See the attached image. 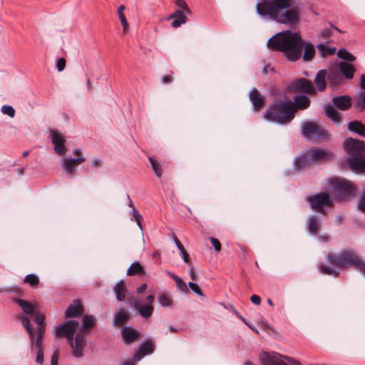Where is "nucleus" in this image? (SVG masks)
<instances>
[{
  "instance_id": "49",
  "label": "nucleus",
  "mask_w": 365,
  "mask_h": 365,
  "mask_svg": "<svg viewBox=\"0 0 365 365\" xmlns=\"http://www.w3.org/2000/svg\"><path fill=\"white\" fill-rule=\"evenodd\" d=\"M175 4L178 7L182 8L183 11L190 13V10L184 0H175Z\"/></svg>"
},
{
  "instance_id": "16",
  "label": "nucleus",
  "mask_w": 365,
  "mask_h": 365,
  "mask_svg": "<svg viewBox=\"0 0 365 365\" xmlns=\"http://www.w3.org/2000/svg\"><path fill=\"white\" fill-rule=\"evenodd\" d=\"M154 349L153 342L151 340H146L134 354V360L140 361L145 355L152 354L154 351Z\"/></svg>"
},
{
  "instance_id": "12",
  "label": "nucleus",
  "mask_w": 365,
  "mask_h": 365,
  "mask_svg": "<svg viewBox=\"0 0 365 365\" xmlns=\"http://www.w3.org/2000/svg\"><path fill=\"white\" fill-rule=\"evenodd\" d=\"M73 155L78 158L76 159H65L63 163V168L70 178L74 175L75 168L85 161V158L81 157V151L80 150H75Z\"/></svg>"
},
{
  "instance_id": "33",
  "label": "nucleus",
  "mask_w": 365,
  "mask_h": 365,
  "mask_svg": "<svg viewBox=\"0 0 365 365\" xmlns=\"http://www.w3.org/2000/svg\"><path fill=\"white\" fill-rule=\"evenodd\" d=\"M145 270L143 266L139 262L133 263L127 271L128 276L144 274Z\"/></svg>"
},
{
  "instance_id": "6",
  "label": "nucleus",
  "mask_w": 365,
  "mask_h": 365,
  "mask_svg": "<svg viewBox=\"0 0 365 365\" xmlns=\"http://www.w3.org/2000/svg\"><path fill=\"white\" fill-rule=\"evenodd\" d=\"M327 259L329 263L339 268L354 267L365 275V261L353 251L344 250L339 254H329Z\"/></svg>"
},
{
  "instance_id": "44",
  "label": "nucleus",
  "mask_w": 365,
  "mask_h": 365,
  "mask_svg": "<svg viewBox=\"0 0 365 365\" xmlns=\"http://www.w3.org/2000/svg\"><path fill=\"white\" fill-rule=\"evenodd\" d=\"M320 271L322 273L325 274H329V275H334L335 277H338L339 273L333 269L329 267L328 266L325 264H322L320 266Z\"/></svg>"
},
{
  "instance_id": "25",
  "label": "nucleus",
  "mask_w": 365,
  "mask_h": 365,
  "mask_svg": "<svg viewBox=\"0 0 365 365\" xmlns=\"http://www.w3.org/2000/svg\"><path fill=\"white\" fill-rule=\"evenodd\" d=\"M35 315V322L38 324V327L36 330V338L41 336V339H43V336L45 332V326L43 324L45 317L37 312L34 314Z\"/></svg>"
},
{
  "instance_id": "4",
  "label": "nucleus",
  "mask_w": 365,
  "mask_h": 365,
  "mask_svg": "<svg viewBox=\"0 0 365 365\" xmlns=\"http://www.w3.org/2000/svg\"><path fill=\"white\" fill-rule=\"evenodd\" d=\"M344 148L351 155L348 162L351 170L365 173V143L359 140L348 138L344 142Z\"/></svg>"
},
{
  "instance_id": "30",
  "label": "nucleus",
  "mask_w": 365,
  "mask_h": 365,
  "mask_svg": "<svg viewBox=\"0 0 365 365\" xmlns=\"http://www.w3.org/2000/svg\"><path fill=\"white\" fill-rule=\"evenodd\" d=\"M312 163L311 156L307 153L296 160V167L298 169H302L311 165Z\"/></svg>"
},
{
  "instance_id": "62",
  "label": "nucleus",
  "mask_w": 365,
  "mask_h": 365,
  "mask_svg": "<svg viewBox=\"0 0 365 365\" xmlns=\"http://www.w3.org/2000/svg\"><path fill=\"white\" fill-rule=\"evenodd\" d=\"M86 84H87L88 89L91 91L92 90V84H91V78L88 76H87V78H86Z\"/></svg>"
},
{
  "instance_id": "22",
  "label": "nucleus",
  "mask_w": 365,
  "mask_h": 365,
  "mask_svg": "<svg viewBox=\"0 0 365 365\" xmlns=\"http://www.w3.org/2000/svg\"><path fill=\"white\" fill-rule=\"evenodd\" d=\"M16 302L21 307L25 314L29 316H33L38 309L36 304H31L30 302L24 299H16Z\"/></svg>"
},
{
  "instance_id": "53",
  "label": "nucleus",
  "mask_w": 365,
  "mask_h": 365,
  "mask_svg": "<svg viewBox=\"0 0 365 365\" xmlns=\"http://www.w3.org/2000/svg\"><path fill=\"white\" fill-rule=\"evenodd\" d=\"M58 351L56 350L51 356V365H58Z\"/></svg>"
},
{
  "instance_id": "45",
  "label": "nucleus",
  "mask_w": 365,
  "mask_h": 365,
  "mask_svg": "<svg viewBox=\"0 0 365 365\" xmlns=\"http://www.w3.org/2000/svg\"><path fill=\"white\" fill-rule=\"evenodd\" d=\"M133 219L135 220V221L136 222L137 225H138V227L140 228V230H143V225H142V222H141L143 220V217L139 213V212L136 210L135 207H133Z\"/></svg>"
},
{
  "instance_id": "20",
  "label": "nucleus",
  "mask_w": 365,
  "mask_h": 365,
  "mask_svg": "<svg viewBox=\"0 0 365 365\" xmlns=\"http://www.w3.org/2000/svg\"><path fill=\"white\" fill-rule=\"evenodd\" d=\"M83 312V307L79 300L74 301L66 311V317H76Z\"/></svg>"
},
{
  "instance_id": "3",
  "label": "nucleus",
  "mask_w": 365,
  "mask_h": 365,
  "mask_svg": "<svg viewBox=\"0 0 365 365\" xmlns=\"http://www.w3.org/2000/svg\"><path fill=\"white\" fill-rule=\"evenodd\" d=\"M267 47L284 53L289 61H295L301 57L303 41L299 34L287 30L272 36L267 42Z\"/></svg>"
},
{
  "instance_id": "13",
  "label": "nucleus",
  "mask_w": 365,
  "mask_h": 365,
  "mask_svg": "<svg viewBox=\"0 0 365 365\" xmlns=\"http://www.w3.org/2000/svg\"><path fill=\"white\" fill-rule=\"evenodd\" d=\"M290 88L294 91L302 92L310 95L316 93L312 83L306 78H299L293 81L290 86Z\"/></svg>"
},
{
  "instance_id": "24",
  "label": "nucleus",
  "mask_w": 365,
  "mask_h": 365,
  "mask_svg": "<svg viewBox=\"0 0 365 365\" xmlns=\"http://www.w3.org/2000/svg\"><path fill=\"white\" fill-rule=\"evenodd\" d=\"M338 70L340 73H342L347 79L352 78L355 72L354 66L347 62L340 63Z\"/></svg>"
},
{
  "instance_id": "17",
  "label": "nucleus",
  "mask_w": 365,
  "mask_h": 365,
  "mask_svg": "<svg viewBox=\"0 0 365 365\" xmlns=\"http://www.w3.org/2000/svg\"><path fill=\"white\" fill-rule=\"evenodd\" d=\"M332 103L335 107L341 110H348L351 106V98L348 96L334 97Z\"/></svg>"
},
{
  "instance_id": "63",
  "label": "nucleus",
  "mask_w": 365,
  "mask_h": 365,
  "mask_svg": "<svg viewBox=\"0 0 365 365\" xmlns=\"http://www.w3.org/2000/svg\"><path fill=\"white\" fill-rule=\"evenodd\" d=\"M160 252H159V251L155 250V252H153V259H160Z\"/></svg>"
},
{
  "instance_id": "38",
  "label": "nucleus",
  "mask_w": 365,
  "mask_h": 365,
  "mask_svg": "<svg viewBox=\"0 0 365 365\" xmlns=\"http://www.w3.org/2000/svg\"><path fill=\"white\" fill-rule=\"evenodd\" d=\"M158 301L163 307H170L173 303L172 297L166 293L159 294Z\"/></svg>"
},
{
  "instance_id": "64",
  "label": "nucleus",
  "mask_w": 365,
  "mask_h": 365,
  "mask_svg": "<svg viewBox=\"0 0 365 365\" xmlns=\"http://www.w3.org/2000/svg\"><path fill=\"white\" fill-rule=\"evenodd\" d=\"M168 276H169L171 279H173V280H175V281H177V280L178 279V278H179V277H178V276H177V275H175V274H173V273H172V272H168Z\"/></svg>"
},
{
  "instance_id": "57",
  "label": "nucleus",
  "mask_w": 365,
  "mask_h": 365,
  "mask_svg": "<svg viewBox=\"0 0 365 365\" xmlns=\"http://www.w3.org/2000/svg\"><path fill=\"white\" fill-rule=\"evenodd\" d=\"M174 240H175V242L178 248L180 250V252L182 250H184L185 247H183L182 244L180 242V241L178 239V237H175Z\"/></svg>"
},
{
  "instance_id": "40",
  "label": "nucleus",
  "mask_w": 365,
  "mask_h": 365,
  "mask_svg": "<svg viewBox=\"0 0 365 365\" xmlns=\"http://www.w3.org/2000/svg\"><path fill=\"white\" fill-rule=\"evenodd\" d=\"M315 53L314 48L311 44H307L304 48V60L310 61L314 58Z\"/></svg>"
},
{
  "instance_id": "31",
  "label": "nucleus",
  "mask_w": 365,
  "mask_h": 365,
  "mask_svg": "<svg viewBox=\"0 0 365 365\" xmlns=\"http://www.w3.org/2000/svg\"><path fill=\"white\" fill-rule=\"evenodd\" d=\"M129 319V315L126 311L120 309L116 312L115 315V324L122 326L125 324Z\"/></svg>"
},
{
  "instance_id": "51",
  "label": "nucleus",
  "mask_w": 365,
  "mask_h": 365,
  "mask_svg": "<svg viewBox=\"0 0 365 365\" xmlns=\"http://www.w3.org/2000/svg\"><path fill=\"white\" fill-rule=\"evenodd\" d=\"M66 61L64 58H59L56 63L57 69L59 71H62L63 70H64V68L66 67Z\"/></svg>"
},
{
  "instance_id": "21",
  "label": "nucleus",
  "mask_w": 365,
  "mask_h": 365,
  "mask_svg": "<svg viewBox=\"0 0 365 365\" xmlns=\"http://www.w3.org/2000/svg\"><path fill=\"white\" fill-rule=\"evenodd\" d=\"M168 19H173L171 24L173 28H178L182 24L186 22L187 16L185 11L182 10H177L169 16Z\"/></svg>"
},
{
  "instance_id": "48",
  "label": "nucleus",
  "mask_w": 365,
  "mask_h": 365,
  "mask_svg": "<svg viewBox=\"0 0 365 365\" xmlns=\"http://www.w3.org/2000/svg\"><path fill=\"white\" fill-rule=\"evenodd\" d=\"M175 282H176L177 287L181 291L185 292H188L187 284L184 282V281L181 278L179 277L177 281H175Z\"/></svg>"
},
{
  "instance_id": "59",
  "label": "nucleus",
  "mask_w": 365,
  "mask_h": 365,
  "mask_svg": "<svg viewBox=\"0 0 365 365\" xmlns=\"http://www.w3.org/2000/svg\"><path fill=\"white\" fill-rule=\"evenodd\" d=\"M146 289H147V284H143L140 287L138 288L137 293L142 294L146 290Z\"/></svg>"
},
{
  "instance_id": "2",
  "label": "nucleus",
  "mask_w": 365,
  "mask_h": 365,
  "mask_svg": "<svg viewBox=\"0 0 365 365\" xmlns=\"http://www.w3.org/2000/svg\"><path fill=\"white\" fill-rule=\"evenodd\" d=\"M96 324V319L92 315H85L83 318V328L78 331L75 337V342L73 341V334L78 327V322L71 320L58 326L56 331L57 337L65 336L73 349V354L80 357L83 354V349L86 344L85 335L88 334Z\"/></svg>"
},
{
  "instance_id": "8",
  "label": "nucleus",
  "mask_w": 365,
  "mask_h": 365,
  "mask_svg": "<svg viewBox=\"0 0 365 365\" xmlns=\"http://www.w3.org/2000/svg\"><path fill=\"white\" fill-rule=\"evenodd\" d=\"M331 185L334 190L336 197L340 201L354 196L356 191V187L351 182L341 178L331 179Z\"/></svg>"
},
{
  "instance_id": "39",
  "label": "nucleus",
  "mask_w": 365,
  "mask_h": 365,
  "mask_svg": "<svg viewBox=\"0 0 365 365\" xmlns=\"http://www.w3.org/2000/svg\"><path fill=\"white\" fill-rule=\"evenodd\" d=\"M317 48L320 52L322 57H326L327 56H331L335 53L336 48H327L324 44H319L317 46Z\"/></svg>"
},
{
  "instance_id": "37",
  "label": "nucleus",
  "mask_w": 365,
  "mask_h": 365,
  "mask_svg": "<svg viewBox=\"0 0 365 365\" xmlns=\"http://www.w3.org/2000/svg\"><path fill=\"white\" fill-rule=\"evenodd\" d=\"M19 318L21 320V323H22L24 327L26 329L28 334H29L31 342L34 343V333L30 326V322H29V319L26 316H21Z\"/></svg>"
},
{
  "instance_id": "55",
  "label": "nucleus",
  "mask_w": 365,
  "mask_h": 365,
  "mask_svg": "<svg viewBox=\"0 0 365 365\" xmlns=\"http://www.w3.org/2000/svg\"><path fill=\"white\" fill-rule=\"evenodd\" d=\"M250 299H251V302L256 305H259L261 303V299L258 295L253 294L251 297Z\"/></svg>"
},
{
  "instance_id": "11",
  "label": "nucleus",
  "mask_w": 365,
  "mask_h": 365,
  "mask_svg": "<svg viewBox=\"0 0 365 365\" xmlns=\"http://www.w3.org/2000/svg\"><path fill=\"white\" fill-rule=\"evenodd\" d=\"M302 134L309 139H324L327 136L326 130L314 122H305L304 123Z\"/></svg>"
},
{
  "instance_id": "1",
  "label": "nucleus",
  "mask_w": 365,
  "mask_h": 365,
  "mask_svg": "<svg viewBox=\"0 0 365 365\" xmlns=\"http://www.w3.org/2000/svg\"><path fill=\"white\" fill-rule=\"evenodd\" d=\"M293 0H262L257 5L262 16H268L278 23L294 26L299 22V7H292Z\"/></svg>"
},
{
  "instance_id": "35",
  "label": "nucleus",
  "mask_w": 365,
  "mask_h": 365,
  "mask_svg": "<svg viewBox=\"0 0 365 365\" xmlns=\"http://www.w3.org/2000/svg\"><path fill=\"white\" fill-rule=\"evenodd\" d=\"M115 292L118 301H123L126 295V288L123 281L118 283L115 287Z\"/></svg>"
},
{
  "instance_id": "29",
  "label": "nucleus",
  "mask_w": 365,
  "mask_h": 365,
  "mask_svg": "<svg viewBox=\"0 0 365 365\" xmlns=\"http://www.w3.org/2000/svg\"><path fill=\"white\" fill-rule=\"evenodd\" d=\"M348 128L361 136H365V125L358 120L351 121L348 125Z\"/></svg>"
},
{
  "instance_id": "26",
  "label": "nucleus",
  "mask_w": 365,
  "mask_h": 365,
  "mask_svg": "<svg viewBox=\"0 0 365 365\" xmlns=\"http://www.w3.org/2000/svg\"><path fill=\"white\" fill-rule=\"evenodd\" d=\"M328 79L331 86H337L342 82L343 78L337 68L329 70Z\"/></svg>"
},
{
  "instance_id": "14",
  "label": "nucleus",
  "mask_w": 365,
  "mask_h": 365,
  "mask_svg": "<svg viewBox=\"0 0 365 365\" xmlns=\"http://www.w3.org/2000/svg\"><path fill=\"white\" fill-rule=\"evenodd\" d=\"M51 137V141L54 144L55 152L60 155H64L66 152V148L64 145L65 140L63 136L58 132L52 130Z\"/></svg>"
},
{
  "instance_id": "61",
  "label": "nucleus",
  "mask_w": 365,
  "mask_h": 365,
  "mask_svg": "<svg viewBox=\"0 0 365 365\" xmlns=\"http://www.w3.org/2000/svg\"><path fill=\"white\" fill-rule=\"evenodd\" d=\"M361 87L362 89L365 90V75L362 74L361 76Z\"/></svg>"
},
{
  "instance_id": "18",
  "label": "nucleus",
  "mask_w": 365,
  "mask_h": 365,
  "mask_svg": "<svg viewBox=\"0 0 365 365\" xmlns=\"http://www.w3.org/2000/svg\"><path fill=\"white\" fill-rule=\"evenodd\" d=\"M122 336L126 344H131L135 341L140 336V333L130 327H125L122 329Z\"/></svg>"
},
{
  "instance_id": "32",
  "label": "nucleus",
  "mask_w": 365,
  "mask_h": 365,
  "mask_svg": "<svg viewBox=\"0 0 365 365\" xmlns=\"http://www.w3.org/2000/svg\"><path fill=\"white\" fill-rule=\"evenodd\" d=\"M326 115L330 118L333 122L339 123L341 120V116L339 113L335 110V108L328 105L325 108Z\"/></svg>"
},
{
  "instance_id": "58",
  "label": "nucleus",
  "mask_w": 365,
  "mask_h": 365,
  "mask_svg": "<svg viewBox=\"0 0 365 365\" xmlns=\"http://www.w3.org/2000/svg\"><path fill=\"white\" fill-rule=\"evenodd\" d=\"M173 81V77L170 75L163 76V82L165 84L170 83Z\"/></svg>"
},
{
  "instance_id": "19",
  "label": "nucleus",
  "mask_w": 365,
  "mask_h": 365,
  "mask_svg": "<svg viewBox=\"0 0 365 365\" xmlns=\"http://www.w3.org/2000/svg\"><path fill=\"white\" fill-rule=\"evenodd\" d=\"M250 100L255 110H260L264 106V98L257 89H253L250 93Z\"/></svg>"
},
{
  "instance_id": "23",
  "label": "nucleus",
  "mask_w": 365,
  "mask_h": 365,
  "mask_svg": "<svg viewBox=\"0 0 365 365\" xmlns=\"http://www.w3.org/2000/svg\"><path fill=\"white\" fill-rule=\"evenodd\" d=\"M326 76V70H320L315 76L314 83L319 91H324L327 87Z\"/></svg>"
},
{
  "instance_id": "34",
  "label": "nucleus",
  "mask_w": 365,
  "mask_h": 365,
  "mask_svg": "<svg viewBox=\"0 0 365 365\" xmlns=\"http://www.w3.org/2000/svg\"><path fill=\"white\" fill-rule=\"evenodd\" d=\"M42 341L43 339H41V336L37 337L34 344L37 352L36 361L38 364H42L43 362V351L41 345Z\"/></svg>"
},
{
  "instance_id": "9",
  "label": "nucleus",
  "mask_w": 365,
  "mask_h": 365,
  "mask_svg": "<svg viewBox=\"0 0 365 365\" xmlns=\"http://www.w3.org/2000/svg\"><path fill=\"white\" fill-rule=\"evenodd\" d=\"M307 201L310 203L312 210L323 215H326L325 207H332L334 205L329 195L327 192H321L309 196L307 197Z\"/></svg>"
},
{
  "instance_id": "42",
  "label": "nucleus",
  "mask_w": 365,
  "mask_h": 365,
  "mask_svg": "<svg viewBox=\"0 0 365 365\" xmlns=\"http://www.w3.org/2000/svg\"><path fill=\"white\" fill-rule=\"evenodd\" d=\"M24 282L29 284L31 287H36L38 284L39 279L35 274H28L24 278Z\"/></svg>"
},
{
  "instance_id": "36",
  "label": "nucleus",
  "mask_w": 365,
  "mask_h": 365,
  "mask_svg": "<svg viewBox=\"0 0 365 365\" xmlns=\"http://www.w3.org/2000/svg\"><path fill=\"white\" fill-rule=\"evenodd\" d=\"M309 231L313 235H317L319 232V219L316 216H312L309 220Z\"/></svg>"
},
{
  "instance_id": "15",
  "label": "nucleus",
  "mask_w": 365,
  "mask_h": 365,
  "mask_svg": "<svg viewBox=\"0 0 365 365\" xmlns=\"http://www.w3.org/2000/svg\"><path fill=\"white\" fill-rule=\"evenodd\" d=\"M307 153L311 156L313 163L329 160L333 157L331 152L324 149L314 148Z\"/></svg>"
},
{
  "instance_id": "50",
  "label": "nucleus",
  "mask_w": 365,
  "mask_h": 365,
  "mask_svg": "<svg viewBox=\"0 0 365 365\" xmlns=\"http://www.w3.org/2000/svg\"><path fill=\"white\" fill-rule=\"evenodd\" d=\"M188 286L197 295H200V296L202 295V292L197 284L193 283V282H189Z\"/></svg>"
},
{
  "instance_id": "47",
  "label": "nucleus",
  "mask_w": 365,
  "mask_h": 365,
  "mask_svg": "<svg viewBox=\"0 0 365 365\" xmlns=\"http://www.w3.org/2000/svg\"><path fill=\"white\" fill-rule=\"evenodd\" d=\"M210 241L212 246L214 247L215 250L219 252L221 250V243L215 237H210Z\"/></svg>"
},
{
  "instance_id": "27",
  "label": "nucleus",
  "mask_w": 365,
  "mask_h": 365,
  "mask_svg": "<svg viewBox=\"0 0 365 365\" xmlns=\"http://www.w3.org/2000/svg\"><path fill=\"white\" fill-rule=\"evenodd\" d=\"M294 109L296 111L297 110H304L307 108L310 105V100L307 96H296L294 99Z\"/></svg>"
},
{
  "instance_id": "46",
  "label": "nucleus",
  "mask_w": 365,
  "mask_h": 365,
  "mask_svg": "<svg viewBox=\"0 0 365 365\" xmlns=\"http://www.w3.org/2000/svg\"><path fill=\"white\" fill-rule=\"evenodd\" d=\"M1 112L5 114L8 115L9 116L13 118L15 115V110L14 109L10 106H4L1 108Z\"/></svg>"
},
{
  "instance_id": "7",
  "label": "nucleus",
  "mask_w": 365,
  "mask_h": 365,
  "mask_svg": "<svg viewBox=\"0 0 365 365\" xmlns=\"http://www.w3.org/2000/svg\"><path fill=\"white\" fill-rule=\"evenodd\" d=\"M259 359L261 365H301L295 359L274 351H262Z\"/></svg>"
},
{
  "instance_id": "10",
  "label": "nucleus",
  "mask_w": 365,
  "mask_h": 365,
  "mask_svg": "<svg viewBox=\"0 0 365 365\" xmlns=\"http://www.w3.org/2000/svg\"><path fill=\"white\" fill-rule=\"evenodd\" d=\"M155 297L150 294L146 297V302L133 299L131 302L132 307L138 312V314L143 318H149L153 312V302Z\"/></svg>"
},
{
  "instance_id": "60",
  "label": "nucleus",
  "mask_w": 365,
  "mask_h": 365,
  "mask_svg": "<svg viewBox=\"0 0 365 365\" xmlns=\"http://www.w3.org/2000/svg\"><path fill=\"white\" fill-rule=\"evenodd\" d=\"M137 361H135L134 358H133L132 360L123 361L122 363V365H135V362H137Z\"/></svg>"
},
{
  "instance_id": "5",
  "label": "nucleus",
  "mask_w": 365,
  "mask_h": 365,
  "mask_svg": "<svg viewBox=\"0 0 365 365\" xmlns=\"http://www.w3.org/2000/svg\"><path fill=\"white\" fill-rule=\"evenodd\" d=\"M295 113L296 109L292 101H277L266 111L264 118L284 124L289 123L294 118Z\"/></svg>"
},
{
  "instance_id": "52",
  "label": "nucleus",
  "mask_w": 365,
  "mask_h": 365,
  "mask_svg": "<svg viewBox=\"0 0 365 365\" xmlns=\"http://www.w3.org/2000/svg\"><path fill=\"white\" fill-rule=\"evenodd\" d=\"M359 208L361 212L365 213V188L359 204Z\"/></svg>"
},
{
  "instance_id": "41",
  "label": "nucleus",
  "mask_w": 365,
  "mask_h": 365,
  "mask_svg": "<svg viewBox=\"0 0 365 365\" xmlns=\"http://www.w3.org/2000/svg\"><path fill=\"white\" fill-rule=\"evenodd\" d=\"M149 161L152 168L158 177H161L163 174V169L160 164L153 157H149Z\"/></svg>"
},
{
  "instance_id": "54",
  "label": "nucleus",
  "mask_w": 365,
  "mask_h": 365,
  "mask_svg": "<svg viewBox=\"0 0 365 365\" xmlns=\"http://www.w3.org/2000/svg\"><path fill=\"white\" fill-rule=\"evenodd\" d=\"M320 35L322 38L327 39L331 36V31L329 29H325L321 32Z\"/></svg>"
},
{
  "instance_id": "28",
  "label": "nucleus",
  "mask_w": 365,
  "mask_h": 365,
  "mask_svg": "<svg viewBox=\"0 0 365 365\" xmlns=\"http://www.w3.org/2000/svg\"><path fill=\"white\" fill-rule=\"evenodd\" d=\"M125 10V7L123 5H120L118 8V16L120 19V24L123 26V33L124 34H126L129 31V24L128 23V21L126 19V16L124 14V11Z\"/></svg>"
},
{
  "instance_id": "43",
  "label": "nucleus",
  "mask_w": 365,
  "mask_h": 365,
  "mask_svg": "<svg viewBox=\"0 0 365 365\" xmlns=\"http://www.w3.org/2000/svg\"><path fill=\"white\" fill-rule=\"evenodd\" d=\"M338 56L339 58L349 61H354L355 60V57L345 49H340L338 51Z\"/></svg>"
},
{
  "instance_id": "56",
  "label": "nucleus",
  "mask_w": 365,
  "mask_h": 365,
  "mask_svg": "<svg viewBox=\"0 0 365 365\" xmlns=\"http://www.w3.org/2000/svg\"><path fill=\"white\" fill-rule=\"evenodd\" d=\"M181 255H182V257L183 260L185 261V262H186L187 264H189L190 263V255L187 252L185 249L184 250L181 251Z\"/></svg>"
}]
</instances>
